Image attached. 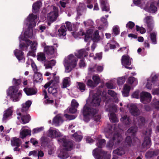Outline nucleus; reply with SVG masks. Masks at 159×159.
<instances>
[{
    "mask_svg": "<svg viewBox=\"0 0 159 159\" xmlns=\"http://www.w3.org/2000/svg\"><path fill=\"white\" fill-rule=\"evenodd\" d=\"M101 101L100 96L94 95L90 104L86 103L84 106L82 113L85 121H89L90 119V116H94L98 112V110L96 107L100 105Z\"/></svg>",
    "mask_w": 159,
    "mask_h": 159,
    "instance_id": "obj_1",
    "label": "nucleus"
},
{
    "mask_svg": "<svg viewBox=\"0 0 159 159\" xmlns=\"http://www.w3.org/2000/svg\"><path fill=\"white\" fill-rule=\"evenodd\" d=\"M12 82L15 86L10 87L7 91V94L11 98L13 99V102H17L19 101L22 96V90H20L18 92V89L16 86L20 85L21 82V80L20 79H16L14 78L13 79Z\"/></svg>",
    "mask_w": 159,
    "mask_h": 159,
    "instance_id": "obj_2",
    "label": "nucleus"
},
{
    "mask_svg": "<svg viewBox=\"0 0 159 159\" xmlns=\"http://www.w3.org/2000/svg\"><path fill=\"white\" fill-rule=\"evenodd\" d=\"M72 32V35L75 38H77L80 36H84V40L87 42L91 39L94 42H98L100 39V37L99 34L98 30H95L93 32V30H85V32L82 30H80L78 32Z\"/></svg>",
    "mask_w": 159,
    "mask_h": 159,
    "instance_id": "obj_3",
    "label": "nucleus"
},
{
    "mask_svg": "<svg viewBox=\"0 0 159 159\" xmlns=\"http://www.w3.org/2000/svg\"><path fill=\"white\" fill-rule=\"evenodd\" d=\"M37 18V15L33 13L30 14L24 21L23 30H33V29L36 25L35 20Z\"/></svg>",
    "mask_w": 159,
    "mask_h": 159,
    "instance_id": "obj_4",
    "label": "nucleus"
},
{
    "mask_svg": "<svg viewBox=\"0 0 159 159\" xmlns=\"http://www.w3.org/2000/svg\"><path fill=\"white\" fill-rule=\"evenodd\" d=\"M78 59L73 55L70 54L68 57L67 59L64 60V66L65 68V71L67 73L70 72L72 69L71 66L73 68L75 67L77 65Z\"/></svg>",
    "mask_w": 159,
    "mask_h": 159,
    "instance_id": "obj_5",
    "label": "nucleus"
},
{
    "mask_svg": "<svg viewBox=\"0 0 159 159\" xmlns=\"http://www.w3.org/2000/svg\"><path fill=\"white\" fill-rule=\"evenodd\" d=\"M102 154L104 159H111V155L108 153L107 152L104 151L102 149L96 148L93 151V154L96 159H102V157L101 154Z\"/></svg>",
    "mask_w": 159,
    "mask_h": 159,
    "instance_id": "obj_6",
    "label": "nucleus"
},
{
    "mask_svg": "<svg viewBox=\"0 0 159 159\" xmlns=\"http://www.w3.org/2000/svg\"><path fill=\"white\" fill-rule=\"evenodd\" d=\"M57 140L62 144L63 148L66 151H70L73 149V143L72 141L66 139L65 136L59 138Z\"/></svg>",
    "mask_w": 159,
    "mask_h": 159,
    "instance_id": "obj_7",
    "label": "nucleus"
},
{
    "mask_svg": "<svg viewBox=\"0 0 159 159\" xmlns=\"http://www.w3.org/2000/svg\"><path fill=\"white\" fill-rule=\"evenodd\" d=\"M152 131L151 129H149L147 130L143 133L145 135L144 141L142 144V146L143 148L148 149L150 147L151 142L150 137Z\"/></svg>",
    "mask_w": 159,
    "mask_h": 159,
    "instance_id": "obj_8",
    "label": "nucleus"
},
{
    "mask_svg": "<svg viewBox=\"0 0 159 159\" xmlns=\"http://www.w3.org/2000/svg\"><path fill=\"white\" fill-rule=\"evenodd\" d=\"M122 140V137L119 133H116L114 134L112 139L110 140L107 144V147L108 148H112L115 144L117 145Z\"/></svg>",
    "mask_w": 159,
    "mask_h": 159,
    "instance_id": "obj_9",
    "label": "nucleus"
},
{
    "mask_svg": "<svg viewBox=\"0 0 159 159\" xmlns=\"http://www.w3.org/2000/svg\"><path fill=\"white\" fill-rule=\"evenodd\" d=\"M45 89L48 88V92L49 93L52 94V96L55 98H57L58 96V91L52 83V81H50L47 83L44 86Z\"/></svg>",
    "mask_w": 159,
    "mask_h": 159,
    "instance_id": "obj_10",
    "label": "nucleus"
},
{
    "mask_svg": "<svg viewBox=\"0 0 159 159\" xmlns=\"http://www.w3.org/2000/svg\"><path fill=\"white\" fill-rule=\"evenodd\" d=\"M152 99L151 94L148 92L143 91L140 94V100L143 103L145 104L150 102Z\"/></svg>",
    "mask_w": 159,
    "mask_h": 159,
    "instance_id": "obj_11",
    "label": "nucleus"
},
{
    "mask_svg": "<svg viewBox=\"0 0 159 159\" xmlns=\"http://www.w3.org/2000/svg\"><path fill=\"white\" fill-rule=\"evenodd\" d=\"M145 23L144 27L147 30H152L154 28V24L152 21L150 19V16H146L144 19Z\"/></svg>",
    "mask_w": 159,
    "mask_h": 159,
    "instance_id": "obj_12",
    "label": "nucleus"
},
{
    "mask_svg": "<svg viewBox=\"0 0 159 159\" xmlns=\"http://www.w3.org/2000/svg\"><path fill=\"white\" fill-rule=\"evenodd\" d=\"M15 56L20 62H24L25 60V57L24 52L20 50L16 49L14 51Z\"/></svg>",
    "mask_w": 159,
    "mask_h": 159,
    "instance_id": "obj_13",
    "label": "nucleus"
},
{
    "mask_svg": "<svg viewBox=\"0 0 159 159\" xmlns=\"http://www.w3.org/2000/svg\"><path fill=\"white\" fill-rule=\"evenodd\" d=\"M121 63L122 65L124 66L125 68L130 70L132 69V67L127 66H129L131 64V62L130 61V57L128 56L124 55L123 56L121 59Z\"/></svg>",
    "mask_w": 159,
    "mask_h": 159,
    "instance_id": "obj_14",
    "label": "nucleus"
},
{
    "mask_svg": "<svg viewBox=\"0 0 159 159\" xmlns=\"http://www.w3.org/2000/svg\"><path fill=\"white\" fill-rule=\"evenodd\" d=\"M61 133L56 130L50 128L48 131V136L51 138L53 139L61 136Z\"/></svg>",
    "mask_w": 159,
    "mask_h": 159,
    "instance_id": "obj_15",
    "label": "nucleus"
},
{
    "mask_svg": "<svg viewBox=\"0 0 159 159\" xmlns=\"http://www.w3.org/2000/svg\"><path fill=\"white\" fill-rule=\"evenodd\" d=\"M66 30H53L52 33H50L52 37H57L60 38H63L66 34Z\"/></svg>",
    "mask_w": 159,
    "mask_h": 159,
    "instance_id": "obj_16",
    "label": "nucleus"
},
{
    "mask_svg": "<svg viewBox=\"0 0 159 159\" xmlns=\"http://www.w3.org/2000/svg\"><path fill=\"white\" fill-rule=\"evenodd\" d=\"M23 40L25 41L28 46L30 45V48L32 50L36 51L38 45V43L36 41H34L32 42L29 39H23Z\"/></svg>",
    "mask_w": 159,
    "mask_h": 159,
    "instance_id": "obj_17",
    "label": "nucleus"
},
{
    "mask_svg": "<svg viewBox=\"0 0 159 159\" xmlns=\"http://www.w3.org/2000/svg\"><path fill=\"white\" fill-rule=\"evenodd\" d=\"M129 111L131 115L134 116H139L140 113V111L138 108L134 104L131 105Z\"/></svg>",
    "mask_w": 159,
    "mask_h": 159,
    "instance_id": "obj_18",
    "label": "nucleus"
},
{
    "mask_svg": "<svg viewBox=\"0 0 159 159\" xmlns=\"http://www.w3.org/2000/svg\"><path fill=\"white\" fill-rule=\"evenodd\" d=\"M83 23L86 30H94V23L91 20H88L86 21H84Z\"/></svg>",
    "mask_w": 159,
    "mask_h": 159,
    "instance_id": "obj_19",
    "label": "nucleus"
},
{
    "mask_svg": "<svg viewBox=\"0 0 159 159\" xmlns=\"http://www.w3.org/2000/svg\"><path fill=\"white\" fill-rule=\"evenodd\" d=\"M101 21L102 23L100 25V26L98 27V30H101L102 29V30H104L106 29L108 25L107 19L104 16H102L101 18Z\"/></svg>",
    "mask_w": 159,
    "mask_h": 159,
    "instance_id": "obj_20",
    "label": "nucleus"
},
{
    "mask_svg": "<svg viewBox=\"0 0 159 159\" xmlns=\"http://www.w3.org/2000/svg\"><path fill=\"white\" fill-rule=\"evenodd\" d=\"M12 108L10 107L4 111L3 117L2 118V121L4 122L7 120L9 116L12 115Z\"/></svg>",
    "mask_w": 159,
    "mask_h": 159,
    "instance_id": "obj_21",
    "label": "nucleus"
},
{
    "mask_svg": "<svg viewBox=\"0 0 159 159\" xmlns=\"http://www.w3.org/2000/svg\"><path fill=\"white\" fill-rule=\"evenodd\" d=\"M54 51L55 50L53 46H46L44 48V53L48 56L53 54Z\"/></svg>",
    "mask_w": 159,
    "mask_h": 159,
    "instance_id": "obj_22",
    "label": "nucleus"
},
{
    "mask_svg": "<svg viewBox=\"0 0 159 159\" xmlns=\"http://www.w3.org/2000/svg\"><path fill=\"white\" fill-rule=\"evenodd\" d=\"M23 90L26 95L28 96L35 94L37 92V89L33 88H25Z\"/></svg>",
    "mask_w": 159,
    "mask_h": 159,
    "instance_id": "obj_23",
    "label": "nucleus"
},
{
    "mask_svg": "<svg viewBox=\"0 0 159 159\" xmlns=\"http://www.w3.org/2000/svg\"><path fill=\"white\" fill-rule=\"evenodd\" d=\"M100 7L102 11L108 12L110 10L109 5L107 1L102 0L101 2Z\"/></svg>",
    "mask_w": 159,
    "mask_h": 159,
    "instance_id": "obj_24",
    "label": "nucleus"
},
{
    "mask_svg": "<svg viewBox=\"0 0 159 159\" xmlns=\"http://www.w3.org/2000/svg\"><path fill=\"white\" fill-rule=\"evenodd\" d=\"M33 30H25L24 33V37L22 38L21 35H20L19 37L20 39L21 38V39L23 40V39H27V38H32L33 35Z\"/></svg>",
    "mask_w": 159,
    "mask_h": 159,
    "instance_id": "obj_25",
    "label": "nucleus"
},
{
    "mask_svg": "<svg viewBox=\"0 0 159 159\" xmlns=\"http://www.w3.org/2000/svg\"><path fill=\"white\" fill-rule=\"evenodd\" d=\"M66 25L64 23L62 24V25L60 28L58 30H73L72 25L71 23L69 21H66L65 23Z\"/></svg>",
    "mask_w": 159,
    "mask_h": 159,
    "instance_id": "obj_26",
    "label": "nucleus"
},
{
    "mask_svg": "<svg viewBox=\"0 0 159 159\" xmlns=\"http://www.w3.org/2000/svg\"><path fill=\"white\" fill-rule=\"evenodd\" d=\"M34 73L33 80L34 82L36 83L41 82L43 80L42 75L38 71Z\"/></svg>",
    "mask_w": 159,
    "mask_h": 159,
    "instance_id": "obj_27",
    "label": "nucleus"
},
{
    "mask_svg": "<svg viewBox=\"0 0 159 159\" xmlns=\"http://www.w3.org/2000/svg\"><path fill=\"white\" fill-rule=\"evenodd\" d=\"M124 145L125 147H129L133 145V143L131 137L127 136L126 137Z\"/></svg>",
    "mask_w": 159,
    "mask_h": 159,
    "instance_id": "obj_28",
    "label": "nucleus"
},
{
    "mask_svg": "<svg viewBox=\"0 0 159 159\" xmlns=\"http://www.w3.org/2000/svg\"><path fill=\"white\" fill-rule=\"evenodd\" d=\"M32 102L30 100L27 101L25 103L23 104L22 105V108L21 110V112H25L28 110Z\"/></svg>",
    "mask_w": 159,
    "mask_h": 159,
    "instance_id": "obj_29",
    "label": "nucleus"
},
{
    "mask_svg": "<svg viewBox=\"0 0 159 159\" xmlns=\"http://www.w3.org/2000/svg\"><path fill=\"white\" fill-rule=\"evenodd\" d=\"M40 2L37 1L33 4L32 9V12L33 13L36 14L39 11L40 7Z\"/></svg>",
    "mask_w": 159,
    "mask_h": 159,
    "instance_id": "obj_30",
    "label": "nucleus"
},
{
    "mask_svg": "<svg viewBox=\"0 0 159 159\" xmlns=\"http://www.w3.org/2000/svg\"><path fill=\"white\" fill-rule=\"evenodd\" d=\"M58 15L57 14L52 12L48 13L47 15L48 19L51 22H53L56 20Z\"/></svg>",
    "mask_w": 159,
    "mask_h": 159,
    "instance_id": "obj_31",
    "label": "nucleus"
},
{
    "mask_svg": "<svg viewBox=\"0 0 159 159\" xmlns=\"http://www.w3.org/2000/svg\"><path fill=\"white\" fill-rule=\"evenodd\" d=\"M67 151L63 148L60 151V153L58 155V157L63 159L67 158L69 157Z\"/></svg>",
    "mask_w": 159,
    "mask_h": 159,
    "instance_id": "obj_32",
    "label": "nucleus"
},
{
    "mask_svg": "<svg viewBox=\"0 0 159 159\" xmlns=\"http://www.w3.org/2000/svg\"><path fill=\"white\" fill-rule=\"evenodd\" d=\"M31 133V130L27 129H24L20 133V137L23 139L28 135H30Z\"/></svg>",
    "mask_w": 159,
    "mask_h": 159,
    "instance_id": "obj_33",
    "label": "nucleus"
},
{
    "mask_svg": "<svg viewBox=\"0 0 159 159\" xmlns=\"http://www.w3.org/2000/svg\"><path fill=\"white\" fill-rule=\"evenodd\" d=\"M41 146L44 148L47 146L50 142V139L47 137H43L41 138Z\"/></svg>",
    "mask_w": 159,
    "mask_h": 159,
    "instance_id": "obj_34",
    "label": "nucleus"
},
{
    "mask_svg": "<svg viewBox=\"0 0 159 159\" xmlns=\"http://www.w3.org/2000/svg\"><path fill=\"white\" fill-rule=\"evenodd\" d=\"M120 120L124 124L126 125H129L131 122L130 118L126 115L122 116Z\"/></svg>",
    "mask_w": 159,
    "mask_h": 159,
    "instance_id": "obj_35",
    "label": "nucleus"
},
{
    "mask_svg": "<svg viewBox=\"0 0 159 159\" xmlns=\"http://www.w3.org/2000/svg\"><path fill=\"white\" fill-rule=\"evenodd\" d=\"M30 117L29 114H26V115H23L21 116L22 124H25L28 123L30 121Z\"/></svg>",
    "mask_w": 159,
    "mask_h": 159,
    "instance_id": "obj_36",
    "label": "nucleus"
},
{
    "mask_svg": "<svg viewBox=\"0 0 159 159\" xmlns=\"http://www.w3.org/2000/svg\"><path fill=\"white\" fill-rule=\"evenodd\" d=\"M77 88L81 92H84L86 89L85 84L83 82H77Z\"/></svg>",
    "mask_w": 159,
    "mask_h": 159,
    "instance_id": "obj_37",
    "label": "nucleus"
},
{
    "mask_svg": "<svg viewBox=\"0 0 159 159\" xmlns=\"http://www.w3.org/2000/svg\"><path fill=\"white\" fill-rule=\"evenodd\" d=\"M75 56L78 58H81L83 56L86 57V51L84 49H81L79 50L76 55Z\"/></svg>",
    "mask_w": 159,
    "mask_h": 159,
    "instance_id": "obj_38",
    "label": "nucleus"
},
{
    "mask_svg": "<svg viewBox=\"0 0 159 159\" xmlns=\"http://www.w3.org/2000/svg\"><path fill=\"white\" fill-rule=\"evenodd\" d=\"M20 140L19 138H13L11 140V144L13 146L19 147L20 146Z\"/></svg>",
    "mask_w": 159,
    "mask_h": 159,
    "instance_id": "obj_39",
    "label": "nucleus"
},
{
    "mask_svg": "<svg viewBox=\"0 0 159 159\" xmlns=\"http://www.w3.org/2000/svg\"><path fill=\"white\" fill-rule=\"evenodd\" d=\"M37 59L40 61H43L45 60L46 57L44 52H40L37 54Z\"/></svg>",
    "mask_w": 159,
    "mask_h": 159,
    "instance_id": "obj_40",
    "label": "nucleus"
},
{
    "mask_svg": "<svg viewBox=\"0 0 159 159\" xmlns=\"http://www.w3.org/2000/svg\"><path fill=\"white\" fill-rule=\"evenodd\" d=\"M113 152L119 156H121L125 153V151L122 148H117Z\"/></svg>",
    "mask_w": 159,
    "mask_h": 159,
    "instance_id": "obj_41",
    "label": "nucleus"
},
{
    "mask_svg": "<svg viewBox=\"0 0 159 159\" xmlns=\"http://www.w3.org/2000/svg\"><path fill=\"white\" fill-rule=\"evenodd\" d=\"M60 122H63L62 117L58 115H56L53 120V122L55 124L59 125Z\"/></svg>",
    "mask_w": 159,
    "mask_h": 159,
    "instance_id": "obj_42",
    "label": "nucleus"
},
{
    "mask_svg": "<svg viewBox=\"0 0 159 159\" xmlns=\"http://www.w3.org/2000/svg\"><path fill=\"white\" fill-rule=\"evenodd\" d=\"M150 39L152 43L156 44L157 43L156 39V34L155 32L151 33L150 34Z\"/></svg>",
    "mask_w": 159,
    "mask_h": 159,
    "instance_id": "obj_43",
    "label": "nucleus"
},
{
    "mask_svg": "<svg viewBox=\"0 0 159 159\" xmlns=\"http://www.w3.org/2000/svg\"><path fill=\"white\" fill-rule=\"evenodd\" d=\"M136 129L135 127H131L128 129L127 132L130 135L134 136L136 132Z\"/></svg>",
    "mask_w": 159,
    "mask_h": 159,
    "instance_id": "obj_44",
    "label": "nucleus"
},
{
    "mask_svg": "<svg viewBox=\"0 0 159 159\" xmlns=\"http://www.w3.org/2000/svg\"><path fill=\"white\" fill-rule=\"evenodd\" d=\"M83 4H80L76 8V11L77 12V17H80L82 15L81 13V11L83 10L84 8L83 7Z\"/></svg>",
    "mask_w": 159,
    "mask_h": 159,
    "instance_id": "obj_45",
    "label": "nucleus"
},
{
    "mask_svg": "<svg viewBox=\"0 0 159 159\" xmlns=\"http://www.w3.org/2000/svg\"><path fill=\"white\" fill-rule=\"evenodd\" d=\"M154 4V2H152L149 8L150 11L152 13H154L157 11V8Z\"/></svg>",
    "mask_w": 159,
    "mask_h": 159,
    "instance_id": "obj_46",
    "label": "nucleus"
},
{
    "mask_svg": "<svg viewBox=\"0 0 159 159\" xmlns=\"http://www.w3.org/2000/svg\"><path fill=\"white\" fill-rule=\"evenodd\" d=\"M109 118L110 120L113 122L115 123L118 122L117 119L115 114L114 112H111L110 113V116Z\"/></svg>",
    "mask_w": 159,
    "mask_h": 159,
    "instance_id": "obj_47",
    "label": "nucleus"
},
{
    "mask_svg": "<svg viewBox=\"0 0 159 159\" xmlns=\"http://www.w3.org/2000/svg\"><path fill=\"white\" fill-rule=\"evenodd\" d=\"M148 157L151 158L154 156H157L158 154V152L157 151H148L146 153Z\"/></svg>",
    "mask_w": 159,
    "mask_h": 159,
    "instance_id": "obj_48",
    "label": "nucleus"
},
{
    "mask_svg": "<svg viewBox=\"0 0 159 159\" xmlns=\"http://www.w3.org/2000/svg\"><path fill=\"white\" fill-rule=\"evenodd\" d=\"M53 80H51L52 81V83L56 89L57 90V86L58 85V83L59 82V77L58 76H56L53 78Z\"/></svg>",
    "mask_w": 159,
    "mask_h": 159,
    "instance_id": "obj_49",
    "label": "nucleus"
},
{
    "mask_svg": "<svg viewBox=\"0 0 159 159\" xmlns=\"http://www.w3.org/2000/svg\"><path fill=\"white\" fill-rule=\"evenodd\" d=\"M28 46L26 43H20L19 44L20 49L21 51L26 50L28 48Z\"/></svg>",
    "mask_w": 159,
    "mask_h": 159,
    "instance_id": "obj_50",
    "label": "nucleus"
},
{
    "mask_svg": "<svg viewBox=\"0 0 159 159\" xmlns=\"http://www.w3.org/2000/svg\"><path fill=\"white\" fill-rule=\"evenodd\" d=\"M135 26V24L134 22L129 21L126 24V27L128 29L132 30Z\"/></svg>",
    "mask_w": 159,
    "mask_h": 159,
    "instance_id": "obj_51",
    "label": "nucleus"
},
{
    "mask_svg": "<svg viewBox=\"0 0 159 159\" xmlns=\"http://www.w3.org/2000/svg\"><path fill=\"white\" fill-rule=\"evenodd\" d=\"M105 143L106 141L104 139H99L97 143V145L98 147L100 148V149H101V148L102 147V145L105 144Z\"/></svg>",
    "mask_w": 159,
    "mask_h": 159,
    "instance_id": "obj_52",
    "label": "nucleus"
},
{
    "mask_svg": "<svg viewBox=\"0 0 159 159\" xmlns=\"http://www.w3.org/2000/svg\"><path fill=\"white\" fill-rule=\"evenodd\" d=\"M73 136L75 138L76 141L77 142L81 141L83 138V137L81 135H78L77 133L73 134Z\"/></svg>",
    "mask_w": 159,
    "mask_h": 159,
    "instance_id": "obj_53",
    "label": "nucleus"
},
{
    "mask_svg": "<svg viewBox=\"0 0 159 159\" xmlns=\"http://www.w3.org/2000/svg\"><path fill=\"white\" fill-rule=\"evenodd\" d=\"M92 78L94 81V83L97 86L100 82V78L98 76L93 75V76Z\"/></svg>",
    "mask_w": 159,
    "mask_h": 159,
    "instance_id": "obj_54",
    "label": "nucleus"
},
{
    "mask_svg": "<svg viewBox=\"0 0 159 159\" xmlns=\"http://www.w3.org/2000/svg\"><path fill=\"white\" fill-rule=\"evenodd\" d=\"M125 81V77H120L118 78L117 80V83L118 85H122L123 84Z\"/></svg>",
    "mask_w": 159,
    "mask_h": 159,
    "instance_id": "obj_55",
    "label": "nucleus"
},
{
    "mask_svg": "<svg viewBox=\"0 0 159 159\" xmlns=\"http://www.w3.org/2000/svg\"><path fill=\"white\" fill-rule=\"evenodd\" d=\"M69 81L67 78H65L63 82L62 88H66L69 86Z\"/></svg>",
    "mask_w": 159,
    "mask_h": 159,
    "instance_id": "obj_56",
    "label": "nucleus"
},
{
    "mask_svg": "<svg viewBox=\"0 0 159 159\" xmlns=\"http://www.w3.org/2000/svg\"><path fill=\"white\" fill-rule=\"evenodd\" d=\"M87 85L91 87H95L96 86L94 82L91 80H89L87 82Z\"/></svg>",
    "mask_w": 159,
    "mask_h": 159,
    "instance_id": "obj_57",
    "label": "nucleus"
},
{
    "mask_svg": "<svg viewBox=\"0 0 159 159\" xmlns=\"http://www.w3.org/2000/svg\"><path fill=\"white\" fill-rule=\"evenodd\" d=\"M31 65L34 72L36 73V72H37L38 70L37 67L33 61H31Z\"/></svg>",
    "mask_w": 159,
    "mask_h": 159,
    "instance_id": "obj_58",
    "label": "nucleus"
},
{
    "mask_svg": "<svg viewBox=\"0 0 159 159\" xmlns=\"http://www.w3.org/2000/svg\"><path fill=\"white\" fill-rule=\"evenodd\" d=\"M136 79L133 76L129 77L128 79V82L129 84H132L135 81Z\"/></svg>",
    "mask_w": 159,
    "mask_h": 159,
    "instance_id": "obj_59",
    "label": "nucleus"
},
{
    "mask_svg": "<svg viewBox=\"0 0 159 159\" xmlns=\"http://www.w3.org/2000/svg\"><path fill=\"white\" fill-rule=\"evenodd\" d=\"M44 129V128L43 127L37 128H36L34 129L33 130V133L35 134L37 133L42 131Z\"/></svg>",
    "mask_w": 159,
    "mask_h": 159,
    "instance_id": "obj_60",
    "label": "nucleus"
},
{
    "mask_svg": "<svg viewBox=\"0 0 159 159\" xmlns=\"http://www.w3.org/2000/svg\"><path fill=\"white\" fill-rule=\"evenodd\" d=\"M53 100H50L49 98L44 100L43 102L44 104H52L54 102Z\"/></svg>",
    "mask_w": 159,
    "mask_h": 159,
    "instance_id": "obj_61",
    "label": "nucleus"
},
{
    "mask_svg": "<svg viewBox=\"0 0 159 159\" xmlns=\"http://www.w3.org/2000/svg\"><path fill=\"white\" fill-rule=\"evenodd\" d=\"M144 108L146 111H149L152 110V107L150 105H145L144 106Z\"/></svg>",
    "mask_w": 159,
    "mask_h": 159,
    "instance_id": "obj_62",
    "label": "nucleus"
},
{
    "mask_svg": "<svg viewBox=\"0 0 159 159\" xmlns=\"http://www.w3.org/2000/svg\"><path fill=\"white\" fill-rule=\"evenodd\" d=\"M108 93L109 95H110L111 97L115 98L116 97V94L113 91L111 90H108Z\"/></svg>",
    "mask_w": 159,
    "mask_h": 159,
    "instance_id": "obj_63",
    "label": "nucleus"
},
{
    "mask_svg": "<svg viewBox=\"0 0 159 159\" xmlns=\"http://www.w3.org/2000/svg\"><path fill=\"white\" fill-rule=\"evenodd\" d=\"M153 106L157 110H159V101H155L153 103Z\"/></svg>",
    "mask_w": 159,
    "mask_h": 159,
    "instance_id": "obj_64",
    "label": "nucleus"
}]
</instances>
